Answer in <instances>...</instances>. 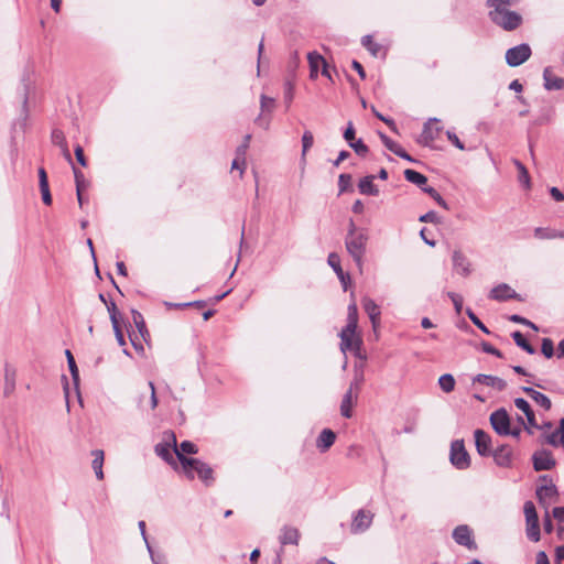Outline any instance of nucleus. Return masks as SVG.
Returning <instances> with one entry per match:
<instances>
[{"label":"nucleus","instance_id":"obj_1","mask_svg":"<svg viewBox=\"0 0 564 564\" xmlns=\"http://www.w3.org/2000/svg\"><path fill=\"white\" fill-rule=\"evenodd\" d=\"M486 7L489 9L488 17L490 21L505 31H514L522 24L520 13L512 11L510 6L499 0H487Z\"/></svg>","mask_w":564,"mask_h":564},{"label":"nucleus","instance_id":"obj_2","mask_svg":"<svg viewBox=\"0 0 564 564\" xmlns=\"http://www.w3.org/2000/svg\"><path fill=\"white\" fill-rule=\"evenodd\" d=\"M176 457L182 465V469L188 479H194L195 473L197 477L209 486L214 481L213 468L197 458L186 457L176 451Z\"/></svg>","mask_w":564,"mask_h":564},{"label":"nucleus","instance_id":"obj_3","mask_svg":"<svg viewBox=\"0 0 564 564\" xmlns=\"http://www.w3.org/2000/svg\"><path fill=\"white\" fill-rule=\"evenodd\" d=\"M367 240L368 237L362 232H357L354 221H350L349 230L345 238V246L359 269L362 268Z\"/></svg>","mask_w":564,"mask_h":564},{"label":"nucleus","instance_id":"obj_4","mask_svg":"<svg viewBox=\"0 0 564 564\" xmlns=\"http://www.w3.org/2000/svg\"><path fill=\"white\" fill-rule=\"evenodd\" d=\"M449 462L459 470H465L470 466V456L463 440H455L451 443Z\"/></svg>","mask_w":564,"mask_h":564},{"label":"nucleus","instance_id":"obj_5","mask_svg":"<svg viewBox=\"0 0 564 564\" xmlns=\"http://www.w3.org/2000/svg\"><path fill=\"white\" fill-rule=\"evenodd\" d=\"M172 449L176 455V451H178L176 436L173 432H166L164 434V442L156 444L154 451L166 463L175 464Z\"/></svg>","mask_w":564,"mask_h":564},{"label":"nucleus","instance_id":"obj_6","mask_svg":"<svg viewBox=\"0 0 564 564\" xmlns=\"http://www.w3.org/2000/svg\"><path fill=\"white\" fill-rule=\"evenodd\" d=\"M531 47L525 44H519L506 52V62L511 67H517L527 62L531 56Z\"/></svg>","mask_w":564,"mask_h":564},{"label":"nucleus","instance_id":"obj_7","mask_svg":"<svg viewBox=\"0 0 564 564\" xmlns=\"http://www.w3.org/2000/svg\"><path fill=\"white\" fill-rule=\"evenodd\" d=\"M490 424L495 432L500 436H508L510 434V416L505 409H498L490 414Z\"/></svg>","mask_w":564,"mask_h":564},{"label":"nucleus","instance_id":"obj_8","mask_svg":"<svg viewBox=\"0 0 564 564\" xmlns=\"http://www.w3.org/2000/svg\"><path fill=\"white\" fill-rule=\"evenodd\" d=\"M375 514L365 509H359L352 516L350 524V532L352 534H360L366 532L372 524Z\"/></svg>","mask_w":564,"mask_h":564},{"label":"nucleus","instance_id":"obj_9","mask_svg":"<svg viewBox=\"0 0 564 564\" xmlns=\"http://www.w3.org/2000/svg\"><path fill=\"white\" fill-rule=\"evenodd\" d=\"M497 466L511 468L516 459V454L510 445L502 444L497 446L491 454Z\"/></svg>","mask_w":564,"mask_h":564},{"label":"nucleus","instance_id":"obj_10","mask_svg":"<svg viewBox=\"0 0 564 564\" xmlns=\"http://www.w3.org/2000/svg\"><path fill=\"white\" fill-rule=\"evenodd\" d=\"M275 100L265 95L260 96V108L261 113L254 119V123L259 127L268 130L270 127V118L265 116V113H271L274 109Z\"/></svg>","mask_w":564,"mask_h":564},{"label":"nucleus","instance_id":"obj_11","mask_svg":"<svg viewBox=\"0 0 564 564\" xmlns=\"http://www.w3.org/2000/svg\"><path fill=\"white\" fill-rule=\"evenodd\" d=\"M533 468L536 471L551 470L556 462L547 449L536 451L532 456Z\"/></svg>","mask_w":564,"mask_h":564},{"label":"nucleus","instance_id":"obj_12","mask_svg":"<svg viewBox=\"0 0 564 564\" xmlns=\"http://www.w3.org/2000/svg\"><path fill=\"white\" fill-rule=\"evenodd\" d=\"M474 436L477 453L482 457L491 456L494 451L490 435L484 430L477 429L474 432Z\"/></svg>","mask_w":564,"mask_h":564},{"label":"nucleus","instance_id":"obj_13","mask_svg":"<svg viewBox=\"0 0 564 564\" xmlns=\"http://www.w3.org/2000/svg\"><path fill=\"white\" fill-rule=\"evenodd\" d=\"M518 293L507 283L496 285L489 293V299L499 302L518 299Z\"/></svg>","mask_w":564,"mask_h":564},{"label":"nucleus","instance_id":"obj_14","mask_svg":"<svg viewBox=\"0 0 564 564\" xmlns=\"http://www.w3.org/2000/svg\"><path fill=\"white\" fill-rule=\"evenodd\" d=\"M340 350L346 354V351H351L358 346H361L362 341L359 337L356 336V330L348 332L347 328H343L340 334Z\"/></svg>","mask_w":564,"mask_h":564},{"label":"nucleus","instance_id":"obj_15","mask_svg":"<svg viewBox=\"0 0 564 564\" xmlns=\"http://www.w3.org/2000/svg\"><path fill=\"white\" fill-rule=\"evenodd\" d=\"M453 539L459 545L468 549L475 547V542L471 538V530L466 524L458 525L454 529Z\"/></svg>","mask_w":564,"mask_h":564},{"label":"nucleus","instance_id":"obj_16","mask_svg":"<svg viewBox=\"0 0 564 564\" xmlns=\"http://www.w3.org/2000/svg\"><path fill=\"white\" fill-rule=\"evenodd\" d=\"M454 270L463 276H468L471 272L470 262L460 250H455L452 256Z\"/></svg>","mask_w":564,"mask_h":564},{"label":"nucleus","instance_id":"obj_17","mask_svg":"<svg viewBox=\"0 0 564 564\" xmlns=\"http://www.w3.org/2000/svg\"><path fill=\"white\" fill-rule=\"evenodd\" d=\"M327 263L335 271L338 279L340 280L344 290H347V283L350 281V276L348 273H345L340 265V257L336 252H330L327 258Z\"/></svg>","mask_w":564,"mask_h":564},{"label":"nucleus","instance_id":"obj_18","mask_svg":"<svg viewBox=\"0 0 564 564\" xmlns=\"http://www.w3.org/2000/svg\"><path fill=\"white\" fill-rule=\"evenodd\" d=\"M438 119L431 118L427 122L424 123L423 131L421 134L420 142L424 145H430L442 130L441 127L433 128L432 123H437Z\"/></svg>","mask_w":564,"mask_h":564},{"label":"nucleus","instance_id":"obj_19","mask_svg":"<svg viewBox=\"0 0 564 564\" xmlns=\"http://www.w3.org/2000/svg\"><path fill=\"white\" fill-rule=\"evenodd\" d=\"M279 541L282 545H297L300 531L295 527L283 525L280 531Z\"/></svg>","mask_w":564,"mask_h":564},{"label":"nucleus","instance_id":"obj_20","mask_svg":"<svg viewBox=\"0 0 564 564\" xmlns=\"http://www.w3.org/2000/svg\"><path fill=\"white\" fill-rule=\"evenodd\" d=\"M362 307L370 318L373 329L376 330L380 324V308L376 302L369 297L362 300Z\"/></svg>","mask_w":564,"mask_h":564},{"label":"nucleus","instance_id":"obj_21","mask_svg":"<svg viewBox=\"0 0 564 564\" xmlns=\"http://www.w3.org/2000/svg\"><path fill=\"white\" fill-rule=\"evenodd\" d=\"M474 382L491 387L497 391H503L507 388L506 380L491 375L479 373L475 377Z\"/></svg>","mask_w":564,"mask_h":564},{"label":"nucleus","instance_id":"obj_22","mask_svg":"<svg viewBox=\"0 0 564 564\" xmlns=\"http://www.w3.org/2000/svg\"><path fill=\"white\" fill-rule=\"evenodd\" d=\"M536 498L539 502L547 509L546 499H553L558 496V490L554 484L542 485L536 488Z\"/></svg>","mask_w":564,"mask_h":564},{"label":"nucleus","instance_id":"obj_23","mask_svg":"<svg viewBox=\"0 0 564 564\" xmlns=\"http://www.w3.org/2000/svg\"><path fill=\"white\" fill-rule=\"evenodd\" d=\"M335 440L336 434L329 429H324L316 440V447L321 453H325L332 447Z\"/></svg>","mask_w":564,"mask_h":564},{"label":"nucleus","instance_id":"obj_24","mask_svg":"<svg viewBox=\"0 0 564 564\" xmlns=\"http://www.w3.org/2000/svg\"><path fill=\"white\" fill-rule=\"evenodd\" d=\"M544 88L546 90H560L564 88V79L553 75L550 67L543 70Z\"/></svg>","mask_w":564,"mask_h":564},{"label":"nucleus","instance_id":"obj_25","mask_svg":"<svg viewBox=\"0 0 564 564\" xmlns=\"http://www.w3.org/2000/svg\"><path fill=\"white\" fill-rule=\"evenodd\" d=\"M358 394L357 392H351V389H348L347 392L344 394L341 403H340V414L350 419L352 415V405L357 401Z\"/></svg>","mask_w":564,"mask_h":564},{"label":"nucleus","instance_id":"obj_26","mask_svg":"<svg viewBox=\"0 0 564 564\" xmlns=\"http://www.w3.org/2000/svg\"><path fill=\"white\" fill-rule=\"evenodd\" d=\"M17 370L10 364L4 365V394L10 395L15 390Z\"/></svg>","mask_w":564,"mask_h":564},{"label":"nucleus","instance_id":"obj_27","mask_svg":"<svg viewBox=\"0 0 564 564\" xmlns=\"http://www.w3.org/2000/svg\"><path fill=\"white\" fill-rule=\"evenodd\" d=\"M131 314H132V321H133L137 332H138L137 333L138 336H140L141 339H143L144 341H148L150 338V333L145 326V322H144L142 314L135 310H132Z\"/></svg>","mask_w":564,"mask_h":564},{"label":"nucleus","instance_id":"obj_28","mask_svg":"<svg viewBox=\"0 0 564 564\" xmlns=\"http://www.w3.org/2000/svg\"><path fill=\"white\" fill-rule=\"evenodd\" d=\"M91 455H93V462H91V467L95 471V475L97 477L98 480H102L104 479V470H102V466H104V460H105V453L102 449H94L91 452Z\"/></svg>","mask_w":564,"mask_h":564},{"label":"nucleus","instance_id":"obj_29","mask_svg":"<svg viewBox=\"0 0 564 564\" xmlns=\"http://www.w3.org/2000/svg\"><path fill=\"white\" fill-rule=\"evenodd\" d=\"M308 64H310V77L315 79L318 75L319 66H324L326 63L325 58L318 54L317 52H311L307 55Z\"/></svg>","mask_w":564,"mask_h":564},{"label":"nucleus","instance_id":"obj_30","mask_svg":"<svg viewBox=\"0 0 564 564\" xmlns=\"http://www.w3.org/2000/svg\"><path fill=\"white\" fill-rule=\"evenodd\" d=\"M373 175H367L361 178L358 184L359 192L364 195L377 196L379 194V189L373 184Z\"/></svg>","mask_w":564,"mask_h":564},{"label":"nucleus","instance_id":"obj_31","mask_svg":"<svg viewBox=\"0 0 564 564\" xmlns=\"http://www.w3.org/2000/svg\"><path fill=\"white\" fill-rule=\"evenodd\" d=\"M404 177L408 182L417 185L419 187H426L427 177L422 173L408 169L404 171Z\"/></svg>","mask_w":564,"mask_h":564},{"label":"nucleus","instance_id":"obj_32","mask_svg":"<svg viewBox=\"0 0 564 564\" xmlns=\"http://www.w3.org/2000/svg\"><path fill=\"white\" fill-rule=\"evenodd\" d=\"M52 140H53V143H55V144H57V145H59L62 148L64 158L69 163H73L72 162L70 153L68 151V148H67L65 139H64L63 132L61 130H53V132H52Z\"/></svg>","mask_w":564,"mask_h":564},{"label":"nucleus","instance_id":"obj_33","mask_svg":"<svg viewBox=\"0 0 564 564\" xmlns=\"http://www.w3.org/2000/svg\"><path fill=\"white\" fill-rule=\"evenodd\" d=\"M357 324H358V310H357V305L355 303H352L348 306L347 324L344 328H347L348 332L356 330Z\"/></svg>","mask_w":564,"mask_h":564},{"label":"nucleus","instance_id":"obj_34","mask_svg":"<svg viewBox=\"0 0 564 564\" xmlns=\"http://www.w3.org/2000/svg\"><path fill=\"white\" fill-rule=\"evenodd\" d=\"M511 336H512L514 343L517 344V346H519L520 348L525 350L528 354L533 355L535 352V349L533 348V346L525 339V337L523 336V334L521 332L516 330L512 333Z\"/></svg>","mask_w":564,"mask_h":564},{"label":"nucleus","instance_id":"obj_35","mask_svg":"<svg viewBox=\"0 0 564 564\" xmlns=\"http://www.w3.org/2000/svg\"><path fill=\"white\" fill-rule=\"evenodd\" d=\"M314 143V137L311 131L306 130L304 131L302 135V154H301V162L302 164H305L306 162V153L312 148Z\"/></svg>","mask_w":564,"mask_h":564},{"label":"nucleus","instance_id":"obj_36","mask_svg":"<svg viewBox=\"0 0 564 564\" xmlns=\"http://www.w3.org/2000/svg\"><path fill=\"white\" fill-rule=\"evenodd\" d=\"M523 512L525 517V524L539 522L538 512L532 501L524 502Z\"/></svg>","mask_w":564,"mask_h":564},{"label":"nucleus","instance_id":"obj_37","mask_svg":"<svg viewBox=\"0 0 564 564\" xmlns=\"http://www.w3.org/2000/svg\"><path fill=\"white\" fill-rule=\"evenodd\" d=\"M438 384L444 392L449 393L455 388V379L452 375L445 373L440 377Z\"/></svg>","mask_w":564,"mask_h":564},{"label":"nucleus","instance_id":"obj_38","mask_svg":"<svg viewBox=\"0 0 564 564\" xmlns=\"http://www.w3.org/2000/svg\"><path fill=\"white\" fill-rule=\"evenodd\" d=\"M513 163L519 172L518 180L525 187L530 186V176L527 167L517 159L513 160Z\"/></svg>","mask_w":564,"mask_h":564},{"label":"nucleus","instance_id":"obj_39","mask_svg":"<svg viewBox=\"0 0 564 564\" xmlns=\"http://www.w3.org/2000/svg\"><path fill=\"white\" fill-rule=\"evenodd\" d=\"M530 398L545 411H549L552 406L550 398L536 390L532 393Z\"/></svg>","mask_w":564,"mask_h":564},{"label":"nucleus","instance_id":"obj_40","mask_svg":"<svg viewBox=\"0 0 564 564\" xmlns=\"http://www.w3.org/2000/svg\"><path fill=\"white\" fill-rule=\"evenodd\" d=\"M65 355L67 358V364H68V368H69L70 375H72V378H73L75 384H78L79 371H78L75 358H74L73 354L70 352V350H68V349L65 351Z\"/></svg>","mask_w":564,"mask_h":564},{"label":"nucleus","instance_id":"obj_41","mask_svg":"<svg viewBox=\"0 0 564 564\" xmlns=\"http://www.w3.org/2000/svg\"><path fill=\"white\" fill-rule=\"evenodd\" d=\"M361 44L371 53L372 56H378L381 46L373 42L371 35H365L361 39Z\"/></svg>","mask_w":564,"mask_h":564},{"label":"nucleus","instance_id":"obj_42","mask_svg":"<svg viewBox=\"0 0 564 564\" xmlns=\"http://www.w3.org/2000/svg\"><path fill=\"white\" fill-rule=\"evenodd\" d=\"M545 443H547L551 446L557 447L564 443V436L558 433L557 430L553 431L550 434L543 435Z\"/></svg>","mask_w":564,"mask_h":564},{"label":"nucleus","instance_id":"obj_43","mask_svg":"<svg viewBox=\"0 0 564 564\" xmlns=\"http://www.w3.org/2000/svg\"><path fill=\"white\" fill-rule=\"evenodd\" d=\"M534 236L540 239L564 238V232H562V231L549 232L546 229L538 227L534 229Z\"/></svg>","mask_w":564,"mask_h":564},{"label":"nucleus","instance_id":"obj_44","mask_svg":"<svg viewBox=\"0 0 564 564\" xmlns=\"http://www.w3.org/2000/svg\"><path fill=\"white\" fill-rule=\"evenodd\" d=\"M527 536L529 540L533 542H538L541 539V532H540V525L539 522L536 523H528L527 524Z\"/></svg>","mask_w":564,"mask_h":564},{"label":"nucleus","instance_id":"obj_45","mask_svg":"<svg viewBox=\"0 0 564 564\" xmlns=\"http://www.w3.org/2000/svg\"><path fill=\"white\" fill-rule=\"evenodd\" d=\"M422 191L429 194L441 207H443L444 209H448L447 203L435 188L426 186L422 187Z\"/></svg>","mask_w":564,"mask_h":564},{"label":"nucleus","instance_id":"obj_46","mask_svg":"<svg viewBox=\"0 0 564 564\" xmlns=\"http://www.w3.org/2000/svg\"><path fill=\"white\" fill-rule=\"evenodd\" d=\"M250 140H251V134H246L243 137L242 143L236 149V154L239 158H241L242 164H245V162H246V154L249 149Z\"/></svg>","mask_w":564,"mask_h":564},{"label":"nucleus","instance_id":"obj_47","mask_svg":"<svg viewBox=\"0 0 564 564\" xmlns=\"http://www.w3.org/2000/svg\"><path fill=\"white\" fill-rule=\"evenodd\" d=\"M73 172L76 183V192L83 191V188L87 186L84 173L75 166H73Z\"/></svg>","mask_w":564,"mask_h":564},{"label":"nucleus","instance_id":"obj_48","mask_svg":"<svg viewBox=\"0 0 564 564\" xmlns=\"http://www.w3.org/2000/svg\"><path fill=\"white\" fill-rule=\"evenodd\" d=\"M364 382V372L361 370H355L354 379L349 384V389L351 392H357L360 390V387Z\"/></svg>","mask_w":564,"mask_h":564},{"label":"nucleus","instance_id":"obj_49","mask_svg":"<svg viewBox=\"0 0 564 564\" xmlns=\"http://www.w3.org/2000/svg\"><path fill=\"white\" fill-rule=\"evenodd\" d=\"M349 147L360 156H366L367 153L369 152L368 147L364 143L361 139L350 142Z\"/></svg>","mask_w":564,"mask_h":564},{"label":"nucleus","instance_id":"obj_50","mask_svg":"<svg viewBox=\"0 0 564 564\" xmlns=\"http://www.w3.org/2000/svg\"><path fill=\"white\" fill-rule=\"evenodd\" d=\"M293 98H294V84L291 80H286L284 84V101H285L286 108L290 107Z\"/></svg>","mask_w":564,"mask_h":564},{"label":"nucleus","instance_id":"obj_51","mask_svg":"<svg viewBox=\"0 0 564 564\" xmlns=\"http://www.w3.org/2000/svg\"><path fill=\"white\" fill-rule=\"evenodd\" d=\"M541 351L546 358H552L554 355V345L550 338H543Z\"/></svg>","mask_w":564,"mask_h":564},{"label":"nucleus","instance_id":"obj_52","mask_svg":"<svg viewBox=\"0 0 564 564\" xmlns=\"http://www.w3.org/2000/svg\"><path fill=\"white\" fill-rule=\"evenodd\" d=\"M178 447V453H181L182 455L184 454H196L198 452V448L197 446L189 442V441H184L180 444Z\"/></svg>","mask_w":564,"mask_h":564},{"label":"nucleus","instance_id":"obj_53","mask_svg":"<svg viewBox=\"0 0 564 564\" xmlns=\"http://www.w3.org/2000/svg\"><path fill=\"white\" fill-rule=\"evenodd\" d=\"M112 328H113L115 336H116L118 344L120 346H126L124 336H123L122 329L119 325V321H118V318H115L113 316H112Z\"/></svg>","mask_w":564,"mask_h":564},{"label":"nucleus","instance_id":"obj_54","mask_svg":"<svg viewBox=\"0 0 564 564\" xmlns=\"http://www.w3.org/2000/svg\"><path fill=\"white\" fill-rule=\"evenodd\" d=\"M514 405L524 413L525 416L530 415V414H533L534 412L532 411L529 402L527 400H524L523 398H517L514 399Z\"/></svg>","mask_w":564,"mask_h":564},{"label":"nucleus","instance_id":"obj_55","mask_svg":"<svg viewBox=\"0 0 564 564\" xmlns=\"http://www.w3.org/2000/svg\"><path fill=\"white\" fill-rule=\"evenodd\" d=\"M379 137L382 141V143L386 145L387 149H389L391 152H393L394 154L397 153V151L400 150V144H398L397 142H394L393 140H391L388 135H386L384 133H379Z\"/></svg>","mask_w":564,"mask_h":564},{"label":"nucleus","instance_id":"obj_56","mask_svg":"<svg viewBox=\"0 0 564 564\" xmlns=\"http://www.w3.org/2000/svg\"><path fill=\"white\" fill-rule=\"evenodd\" d=\"M148 552L152 564H169L164 554H156L151 544H148Z\"/></svg>","mask_w":564,"mask_h":564},{"label":"nucleus","instance_id":"obj_57","mask_svg":"<svg viewBox=\"0 0 564 564\" xmlns=\"http://www.w3.org/2000/svg\"><path fill=\"white\" fill-rule=\"evenodd\" d=\"M466 314L473 322V324L476 325L480 330H482L486 334L490 333L486 325L476 316V314L470 308L466 310Z\"/></svg>","mask_w":564,"mask_h":564},{"label":"nucleus","instance_id":"obj_58","mask_svg":"<svg viewBox=\"0 0 564 564\" xmlns=\"http://www.w3.org/2000/svg\"><path fill=\"white\" fill-rule=\"evenodd\" d=\"M447 295L452 300L456 313L459 314L463 310V297L455 292H448Z\"/></svg>","mask_w":564,"mask_h":564},{"label":"nucleus","instance_id":"obj_59","mask_svg":"<svg viewBox=\"0 0 564 564\" xmlns=\"http://www.w3.org/2000/svg\"><path fill=\"white\" fill-rule=\"evenodd\" d=\"M351 182V175L349 174H340L338 177V186L340 193L347 191Z\"/></svg>","mask_w":564,"mask_h":564},{"label":"nucleus","instance_id":"obj_60","mask_svg":"<svg viewBox=\"0 0 564 564\" xmlns=\"http://www.w3.org/2000/svg\"><path fill=\"white\" fill-rule=\"evenodd\" d=\"M129 338H130V341L132 344V346L134 347V349L139 352H143L144 351V348L142 346V344L140 343V336H138L137 332L133 330L131 333H129Z\"/></svg>","mask_w":564,"mask_h":564},{"label":"nucleus","instance_id":"obj_61","mask_svg":"<svg viewBox=\"0 0 564 564\" xmlns=\"http://www.w3.org/2000/svg\"><path fill=\"white\" fill-rule=\"evenodd\" d=\"M419 220L421 223H440V217L438 215L431 210V212H427L426 214L422 215Z\"/></svg>","mask_w":564,"mask_h":564},{"label":"nucleus","instance_id":"obj_62","mask_svg":"<svg viewBox=\"0 0 564 564\" xmlns=\"http://www.w3.org/2000/svg\"><path fill=\"white\" fill-rule=\"evenodd\" d=\"M481 347H482V350L487 354H490V355H494L498 358H501L502 357V354L499 349H497L496 347H494L491 344L487 343V341H484L481 344Z\"/></svg>","mask_w":564,"mask_h":564},{"label":"nucleus","instance_id":"obj_63","mask_svg":"<svg viewBox=\"0 0 564 564\" xmlns=\"http://www.w3.org/2000/svg\"><path fill=\"white\" fill-rule=\"evenodd\" d=\"M355 134H356V131H355L352 122H348V126L344 132V139L348 142V144H350V142H354L356 140Z\"/></svg>","mask_w":564,"mask_h":564},{"label":"nucleus","instance_id":"obj_64","mask_svg":"<svg viewBox=\"0 0 564 564\" xmlns=\"http://www.w3.org/2000/svg\"><path fill=\"white\" fill-rule=\"evenodd\" d=\"M42 194V200L45 205L50 206L52 204V195L50 192V186H41L40 187Z\"/></svg>","mask_w":564,"mask_h":564}]
</instances>
